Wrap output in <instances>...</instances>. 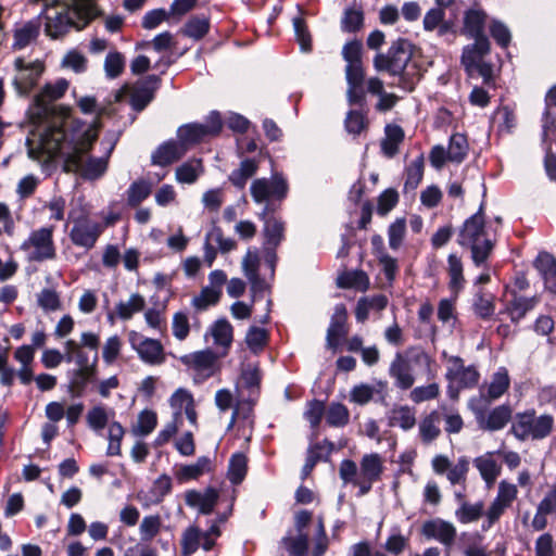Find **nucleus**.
<instances>
[{
	"label": "nucleus",
	"instance_id": "obj_8",
	"mask_svg": "<svg viewBox=\"0 0 556 556\" xmlns=\"http://www.w3.org/2000/svg\"><path fill=\"white\" fill-rule=\"evenodd\" d=\"M68 218L73 224L70 231L72 243L86 250L92 249L103 231V226L89 218L85 212L78 214L75 210L70 211Z\"/></svg>",
	"mask_w": 556,
	"mask_h": 556
},
{
	"label": "nucleus",
	"instance_id": "obj_36",
	"mask_svg": "<svg viewBox=\"0 0 556 556\" xmlns=\"http://www.w3.org/2000/svg\"><path fill=\"white\" fill-rule=\"evenodd\" d=\"M258 164L254 159H245L240 163L239 168L235 169L229 180L239 189L244 188L247 181L256 173Z\"/></svg>",
	"mask_w": 556,
	"mask_h": 556
},
{
	"label": "nucleus",
	"instance_id": "obj_60",
	"mask_svg": "<svg viewBox=\"0 0 556 556\" xmlns=\"http://www.w3.org/2000/svg\"><path fill=\"white\" fill-rule=\"evenodd\" d=\"M38 305L46 312H55L61 308V300L59 293L53 289H42L37 294Z\"/></svg>",
	"mask_w": 556,
	"mask_h": 556
},
{
	"label": "nucleus",
	"instance_id": "obj_10",
	"mask_svg": "<svg viewBox=\"0 0 556 556\" xmlns=\"http://www.w3.org/2000/svg\"><path fill=\"white\" fill-rule=\"evenodd\" d=\"M53 231V226L41 227L31 231L28 238L21 244V250L28 254L30 261L42 262L54 258Z\"/></svg>",
	"mask_w": 556,
	"mask_h": 556
},
{
	"label": "nucleus",
	"instance_id": "obj_51",
	"mask_svg": "<svg viewBox=\"0 0 556 556\" xmlns=\"http://www.w3.org/2000/svg\"><path fill=\"white\" fill-rule=\"evenodd\" d=\"M125 434V429L118 421H111L108 427L109 445L106 454L109 456L121 455V443Z\"/></svg>",
	"mask_w": 556,
	"mask_h": 556
},
{
	"label": "nucleus",
	"instance_id": "obj_18",
	"mask_svg": "<svg viewBox=\"0 0 556 556\" xmlns=\"http://www.w3.org/2000/svg\"><path fill=\"white\" fill-rule=\"evenodd\" d=\"M421 532L426 538L437 540L446 546H451L456 538V528L453 523L440 518L426 521Z\"/></svg>",
	"mask_w": 556,
	"mask_h": 556
},
{
	"label": "nucleus",
	"instance_id": "obj_15",
	"mask_svg": "<svg viewBox=\"0 0 556 556\" xmlns=\"http://www.w3.org/2000/svg\"><path fill=\"white\" fill-rule=\"evenodd\" d=\"M261 257L258 250L249 248L241 262L242 273L248 279L254 298L268 289V283L260 275Z\"/></svg>",
	"mask_w": 556,
	"mask_h": 556
},
{
	"label": "nucleus",
	"instance_id": "obj_12",
	"mask_svg": "<svg viewBox=\"0 0 556 556\" xmlns=\"http://www.w3.org/2000/svg\"><path fill=\"white\" fill-rule=\"evenodd\" d=\"M254 202L261 204L269 199L282 200L288 193L287 180L279 174H275L270 179H255L250 188Z\"/></svg>",
	"mask_w": 556,
	"mask_h": 556
},
{
	"label": "nucleus",
	"instance_id": "obj_39",
	"mask_svg": "<svg viewBox=\"0 0 556 556\" xmlns=\"http://www.w3.org/2000/svg\"><path fill=\"white\" fill-rule=\"evenodd\" d=\"M332 450V443L325 442V444L317 443L308 448L305 464L302 468L303 479L306 478L315 467V465L324 459Z\"/></svg>",
	"mask_w": 556,
	"mask_h": 556
},
{
	"label": "nucleus",
	"instance_id": "obj_19",
	"mask_svg": "<svg viewBox=\"0 0 556 556\" xmlns=\"http://www.w3.org/2000/svg\"><path fill=\"white\" fill-rule=\"evenodd\" d=\"M345 77L348 81V100L350 104H361L364 100V70L362 62L346 64Z\"/></svg>",
	"mask_w": 556,
	"mask_h": 556
},
{
	"label": "nucleus",
	"instance_id": "obj_32",
	"mask_svg": "<svg viewBox=\"0 0 556 556\" xmlns=\"http://www.w3.org/2000/svg\"><path fill=\"white\" fill-rule=\"evenodd\" d=\"M440 422L441 415L438 410H432L420 420L418 426L419 435L425 444L431 443L440 435Z\"/></svg>",
	"mask_w": 556,
	"mask_h": 556
},
{
	"label": "nucleus",
	"instance_id": "obj_33",
	"mask_svg": "<svg viewBox=\"0 0 556 556\" xmlns=\"http://www.w3.org/2000/svg\"><path fill=\"white\" fill-rule=\"evenodd\" d=\"M210 333L213 337L214 344L224 350L220 356H225L232 343V326L226 319H218L211 327Z\"/></svg>",
	"mask_w": 556,
	"mask_h": 556
},
{
	"label": "nucleus",
	"instance_id": "obj_25",
	"mask_svg": "<svg viewBox=\"0 0 556 556\" xmlns=\"http://www.w3.org/2000/svg\"><path fill=\"white\" fill-rule=\"evenodd\" d=\"M511 410L508 406L501 405L492 409L488 415L477 412V419L481 428L496 431L503 429L509 421Z\"/></svg>",
	"mask_w": 556,
	"mask_h": 556
},
{
	"label": "nucleus",
	"instance_id": "obj_23",
	"mask_svg": "<svg viewBox=\"0 0 556 556\" xmlns=\"http://www.w3.org/2000/svg\"><path fill=\"white\" fill-rule=\"evenodd\" d=\"M218 501V492L208 488L203 492L190 491L186 494V504L197 508L199 513L208 515L213 511Z\"/></svg>",
	"mask_w": 556,
	"mask_h": 556
},
{
	"label": "nucleus",
	"instance_id": "obj_57",
	"mask_svg": "<svg viewBox=\"0 0 556 556\" xmlns=\"http://www.w3.org/2000/svg\"><path fill=\"white\" fill-rule=\"evenodd\" d=\"M220 295V290L206 286L199 295L193 298L192 305L200 311L206 309L208 306L216 304Z\"/></svg>",
	"mask_w": 556,
	"mask_h": 556
},
{
	"label": "nucleus",
	"instance_id": "obj_22",
	"mask_svg": "<svg viewBox=\"0 0 556 556\" xmlns=\"http://www.w3.org/2000/svg\"><path fill=\"white\" fill-rule=\"evenodd\" d=\"M510 294L513 298L506 303L502 313L507 314L510 320L516 324L536 306L539 299L536 296H520L516 291H511Z\"/></svg>",
	"mask_w": 556,
	"mask_h": 556
},
{
	"label": "nucleus",
	"instance_id": "obj_14",
	"mask_svg": "<svg viewBox=\"0 0 556 556\" xmlns=\"http://www.w3.org/2000/svg\"><path fill=\"white\" fill-rule=\"evenodd\" d=\"M518 490L517 486L513 483H509L505 480L498 483L497 494L489 509L485 513L486 517V526L483 528H490L494 522H496L504 511L510 507L513 502L517 498Z\"/></svg>",
	"mask_w": 556,
	"mask_h": 556
},
{
	"label": "nucleus",
	"instance_id": "obj_27",
	"mask_svg": "<svg viewBox=\"0 0 556 556\" xmlns=\"http://www.w3.org/2000/svg\"><path fill=\"white\" fill-rule=\"evenodd\" d=\"M486 14L477 9L468 10L464 16L463 34L468 38L477 40L478 38H486L483 34Z\"/></svg>",
	"mask_w": 556,
	"mask_h": 556
},
{
	"label": "nucleus",
	"instance_id": "obj_30",
	"mask_svg": "<svg viewBox=\"0 0 556 556\" xmlns=\"http://www.w3.org/2000/svg\"><path fill=\"white\" fill-rule=\"evenodd\" d=\"M346 316L345 306L343 304H337L327 331V342L332 348L337 345L340 338L346 334Z\"/></svg>",
	"mask_w": 556,
	"mask_h": 556
},
{
	"label": "nucleus",
	"instance_id": "obj_28",
	"mask_svg": "<svg viewBox=\"0 0 556 556\" xmlns=\"http://www.w3.org/2000/svg\"><path fill=\"white\" fill-rule=\"evenodd\" d=\"M534 266L542 276L545 287L556 292V258L547 252H541L535 258Z\"/></svg>",
	"mask_w": 556,
	"mask_h": 556
},
{
	"label": "nucleus",
	"instance_id": "obj_31",
	"mask_svg": "<svg viewBox=\"0 0 556 556\" xmlns=\"http://www.w3.org/2000/svg\"><path fill=\"white\" fill-rule=\"evenodd\" d=\"M204 167L201 159H190L175 170V178L179 184H194L203 174Z\"/></svg>",
	"mask_w": 556,
	"mask_h": 556
},
{
	"label": "nucleus",
	"instance_id": "obj_46",
	"mask_svg": "<svg viewBox=\"0 0 556 556\" xmlns=\"http://www.w3.org/2000/svg\"><path fill=\"white\" fill-rule=\"evenodd\" d=\"M326 422L330 427L341 428L349 424L350 412L341 403H331L326 409Z\"/></svg>",
	"mask_w": 556,
	"mask_h": 556
},
{
	"label": "nucleus",
	"instance_id": "obj_45",
	"mask_svg": "<svg viewBox=\"0 0 556 556\" xmlns=\"http://www.w3.org/2000/svg\"><path fill=\"white\" fill-rule=\"evenodd\" d=\"M210 29V20L205 16H192L184 26L181 33L189 38L199 40L203 38Z\"/></svg>",
	"mask_w": 556,
	"mask_h": 556
},
{
	"label": "nucleus",
	"instance_id": "obj_13",
	"mask_svg": "<svg viewBox=\"0 0 556 556\" xmlns=\"http://www.w3.org/2000/svg\"><path fill=\"white\" fill-rule=\"evenodd\" d=\"M16 75L13 84L20 94L28 93L37 84L43 72V65L39 61L25 63L22 58H17L14 62Z\"/></svg>",
	"mask_w": 556,
	"mask_h": 556
},
{
	"label": "nucleus",
	"instance_id": "obj_61",
	"mask_svg": "<svg viewBox=\"0 0 556 556\" xmlns=\"http://www.w3.org/2000/svg\"><path fill=\"white\" fill-rule=\"evenodd\" d=\"M406 232V222L404 218L395 219L388 229L389 247L392 250H399L403 243Z\"/></svg>",
	"mask_w": 556,
	"mask_h": 556
},
{
	"label": "nucleus",
	"instance_id": "obj_9",
	"mask_svg": "<svg viewBox=\"0 0 556 556\" xmlns=\"http://www.w3.org/2000/svg\"><path fill=\"white\" fill-rule=\"evenodd\" d=\"M219 357L211 349H205L181 356L180 362L191 372L194 383H203L218 370Z\"/></svg>",
	"mask_w": 556,
	"mask_h": 556
},
{
	"label": "nucleus",
	"instance_id": "obj_7",
	"mask_svg": "<svg viewBox=\"0 0 556 556\" xmlns=\"http://www.w3.org/2000/svg\"><path fill=\"white\" fill-rule=\"evenodd\" d=\"M222 128L220 114L212 111L204 123H190L180 126L177 130V139L188 151L191 146L198 144L206 138L217 136Z\"/></svg>",
	"mask_w": 556,
	"mask_h": 556
},
{
	"label": "nucleus",
	"instance_id": "obj_26",
	"mask_svg": "<svg viewBox=\"0 0 556 556\" xmlns=\"http://www.w3.org/2000/svg\"><path fill=\"white\" fill-rule=\"evenodd\" d=\"M510 379L507 369L505 367H500L497 371L493 374L486 392L484 393L481 390V400L484 404H489L492 401L500 399L507 391Z\"/></svg>",
	"mask_w": 556,
	"mask_h": 556
},
{
	"label": "nucleus",
	"instance_id": "obj_21",
	"mask_svg": "<svg viewBox=\"0 0 556 556\" xmlns=\"http://www.w3.org/2000/svg\"><path fill=\"white\" fill-rule=\"evenodd\" d=\"M490 52V41L488 38H478L472 45L464 48L462 54V64L469 75L475 74V67L483 61Z\"/></svg>",
	"mask_w": 556,
	"mask_h": 556
},
{
	"label": "nucleus",
	"instance_id": "obj_35",
	"mask_svg": "<svg viewBox=\"0 0 556 556\" xmlns=\"http://www.w3.org/2000/svg\"><path fill=\"white\" fill-rule=\"evenodd\" d=\"M172 489V480L168 476L163 475L159 477L153 486L150 490V496L142 498L141 495H138V498L142 502L144 507L150 506L151 504H159L162 502L163 497L169 493Z\"/></svg>",
	"mask_w": 556,
	"mask_h": 556
},
{
	"label": "nucleus",
	"instance_id": "obj_3",
	"mask_svg": "<svg viewBox=\"0 0 556 556\" xmlns=\"http://www.w3.org/2000/svg\"><path fill=\"white\" fill-rule=\"evenodd\" d=\"M458 243L471 250L476 266L483 265L493 250V242L488 238L482 207L464 223L459 231Z\"/></svg>",
	"mask_w": 556,
	"mask_h": 556
},
{
	"label": "nucleus",
	"instance_id": "obj_53",
	"mask_svg": "<svg viewBox=\"0 0 556 556\" xmlns=\"http://www.w3.org/2000/svg\"><path fill=\"white\" fill-rule=\"evenodd\" d=\"M151 193V185L144 180L132 182L127 190V204L131 207L138 206Z\"/></svg>",
	"mask_w": 556,
	"mask_h": 556
},
{
	"label": "nucleus",
	"instance_id": "obj_2",
	"mask_svg": "<svg viewBox=\"0 0 556 556\" xmlns=\"http://www.w3.org/2000/svg\"><path fill=\"white\" fill-rule=\"evenodd\" d=\"M384 471V458L378 453L364 454L359 466L352 459H343L339 466V477L344 484L358 488V496L370 492L374 483L381 480Z\"/></svg>",
	"mask_w": 556,
	"mask_h": 556
},
{
	"label": "nucleus",
	"instance_id": "obj_55",
	"mask_svg": "<svg viewBox=\"0 0 556 556\" xmlns=\"http://www.w3.org/2000/svg\"><path fill=\"white\" fill-rule=\"evenodd\" d=\"M125 68V58L121 52H109L104 60V72L108 78L118 77Z\"/></svg>",
	"mask_w": 556,
	"mask_h": 556
},
{
	"label": "nucleus",
	"instance_id": "obj_38",
	"mask_svg": "<svg viewBox=\"0 0 556 556\" xmlns=\"http://www.w3.org/2000/svg\"><path fill=\"white\" fill-rule=\"evenodd\" d=\"M211 460L206 456H201L197 459L194 464L184 465L181 466L177 472L176 477L179 481H188L192 479H197L202 476L204 472L210 470Z\"/></svg>",
	"mask_w": 556,
	"mask_h": 556
},
{
	"label": "nucleus",
	"instance_id": "obj_34",
	"mask_svg": "<svg viewBox=\"0 0 556 556\" xmlns=\"http://www.w3.org/2000/svg\"><path fill=\"white\" fill-rule=\"evenodd\" d=\"M115 416L113 408H108L104 405H97L89 409L86 419L87 424L96 432L103 430L106 426L109 427L111 419Z\"/></svg>",
	"mask_w": 556,
	"mask_h": 556
},
{
	"label": "nucleus",
	"instance_id": "obj_5",
	"mask_svg": "<svg viewBox=\"0 0 556 556\" xmlns=\"http://www.w3.org/2000/svg\"><path fill=\"white\" fill-rule=\"evenodd\" d=\"M553 428L552 415H536L533 409L516 414L511 424V432L521 441L542 440L552 433Z\"/></svg>",
	"mask_w": 556,
	"mask_h": 556
},
{
	"label": "nucleus",
	"instance_id": "obj_58",
	"mask_svg": "<svg viewBox=\"0 0 556 556\" xmlns=\"http://www.w3.org/2000/svg\"><path fill=\"white\" fill-rule=\"evenodd\" d=\"M156 424V414L152 410H143L140 413L138 422L134 427L132 432L136 435L146 437L155 429Z\"/></svg>",
	"mask_w": 556,
	"mask_h": 556
},
{
	"label": "nucleus",
	"instance_id": "obj_42",
	"mask_svg": "<svg viewBox=\"0 0 556 556\" xmlns=\"http://www.w3.org/2000/svg\"><path fill=\"white\" fill-rule=\"evenodd\" d=\"M468 152V142L464 135L454 134L450 138L448 148H447V159L448 162L453 163H462Z\"/></svg>",
	"mask_w": 556,
	"mask_h": 556
},
{
	"label": "nucleus",
	"instance_id": "obj_1",
	"mask_svg": "<svg viewBox=\"0 0 556 556\" xmlns=\"http://www.w3.org/2000/svg\"><path fill=\"white\" fill-rule=\"evenodd\" d=\"M98 132L96 122L54 118L29 129L25 140L27 155L39 163L60 157L67 170L79 172L88 179H97L105 173L115 147V141L103 140V154L91 157L89 151L98 138Z\"/></svg>",
	"mask_w": 556,
	"mask_h": 556
},
{
	"label": "nucleus",
	"instance_id": "obj_59",
	"mask_svg": "<svg viewBox=\"0 0 556 556\" xmlns=\"http://www.w3.org/2000/svg\"><path fill=\"white\" fill-rule=\"evenodd\" d=\"M403 355L407 361H409V365L412 366L413 369H414V367H420V368L425 369L426 371H430V366H431L433 359L422 349L410 348Z\"/></svg>",
	"mask_w": 556,
	"mask_h": 556
},
{
	"label": "nucleus",
	"instance_id": "obj_29",
	"mask_svg": "<svg viewBox=\"0 0 556 556\" xmlns=\"http://www.w3.org/2000/svg\"><path fill=\"white\" fill-rule=\"evenodd\" d=\"M473 465L481 478L491 488L501 473V465L494 459L493 453H485L473 459Z\"/></svg>",
	"mask_w": 556,
	"mask_h": 556
},
{
	"label": "nucleus",
	"instance_id": "obj_24",
	"mask_svg": "<svg viewBox=\"0 0 556 556\" xmlns=\"http://www.w3.org/2000/svg\"><path fill=\"white\" fill-rule=\"evenodd\" d=\"M186 149L177 140H169L161 144L152 154V163L159 166H167L186 154Z\"/></svg>",
	"mask_w": 556,
	"mask_h": 556
},
{
	"label": "nucleus",
	"instance_id": "obj_6",
	"mask_svg": "<svg viewBox=\"0 0 556 556\" xmlns=\"http://www.w3.org/2000/svg\"><path fill=\"white\" fill-rule=\"evenodd\" d=\"M268 206L258 214L264 222L263 227V252L265 265L269 270V277L274 278L277 264L276 249L285 239V223L276 217H267Z\"/></svg>",
	"mask_w": 556,
	"mask_h": 556
},
{
	"label": "nucleus",
	"instance_id": "obj_49",
	"mask_svg": "<svg viewBox=\"0 0 556 556\" xmlns=\"http://www.w3.org/2000/svg\"><path fill=\"white\" fill-rule=\"evenodd\" d=\"M247 457L241 453H237L231 456L229 460V467L227 477L233 484H239L243 481L247 475Z\"/></svg>",
	"mask_w": 556,
	"mask_h": 556
},
{
	"label": "nucleus",
	"instance_id": "obj_63",
	"mask_svg": "<svg viewBox=\"0 0 556 556\" xmlns=\"http://www.w3.org/2000/svg\"><path fill=\"white\" fill-rule=\"evenodd\" d=\"M494 119L501 132L508 134L516 126V116L508 106L498 108L494 114Z\"/></svg>",
	"mask_w": 556,
	"mask_h": 556
},
{
	"label": "nucleus",
	"instance_id": "obj_20",
	"mask_svg": "<svg viewBox=\"0 0 556 556\" xmlns=\"http://www.w3.org/2000/svg\"><path fill=\"white\" fill-rule=\"evenodd\" d=\"M390 376L395 380V386L402 390H408L415 383L414 369L402 353H396L389 368Z\"/></svg>",
	"mask_w": 556,
	"mask_h": 556
},
{
	"label": "nucleus",
	"instance_id": "obj_44",
	"mask_svg": "<svg viewBox=\"0 0 556 556\" xmlns=\"http://www.w3.org/2000/svg\"><path fill=\"white\" fill-rule=\"evenodd\" d=\"M483 510L484 505L481 501L473 504L462 502L455 510V516L460 523H470L477 521L483 515Z\"/></svg>",
	"mask_w": 556,
	"mask_h": 556
},
{
	"label": "nucleus",
	"instance_id": "obj_48",
	"mask_svg": "<svg viewBox=\"0 0 556 556\" xmlns=\"http://www.w3.org/2000/svg\"><path fill=\"white\" fill-rule=\"evenodd\" d=\"M162 519L160 515L144 516L139 526L140 540L151 542L160 532Z\"/></svg>",
	"mask_w": 556,
	"mask_h": 556
},
{
	"label": "nucleus",
	"instance_id": "obj_4",
	"mask_svg": "<svg viewBox=\"0 0 556 556\" xmlns=\"http://www.w3.org/2000/svg\"><path fill=\"white\" fill-rule=\"evenodd\" d=\"M413 46L407 39L399 38L392 43L386 54L379 53L374 59L377 71H386L393 76H400L397 86L406 91L414 89V80L408 81L405 68L412 58Z\"/></svg>",
	"mask_w": 556,
	"mask_h": 556
},
{
	"label": "nucleus",
	"instance_id": "obj_62",
	"mask_svg": "<svg viewBox=\"0 0 556 556\" xmlns=\"http://www.w3.org/2000/svg\"><path fill=\"white\" fill-rule=\"evenodd\" d=\"M123 342L118 336L106 339L102 349V358L106 365H112L121 354Z\"/></svg>",
	"mask_w": 556,
	"mask_h": 556
},
{
	"label": "nucleus",
	"instance_id": "obj_43",
	"mask_svg": "<svg viewBox=\"0 0 556 556\" xmlns=\"http://www.w3.org/2000/svg\"><path fill=\"white\" fill-rule=\"evenodd\" d=\"M338 285L341 288H355L366 291L369 287V278L363 270L346 271L339 276Z\"/></svg>",
	"mask_w": 556,
	"mask_h": 556
},
{
	"label": "nucleus",
	"instance_id": "obj_64",
	"mask_svg": "<svg viewBox=\"0 0 556 556\" xmlns=\"http://www.w3.org/2000/svg\"><path fill=\"white\" fill-rule=\"evenodd\" d=\"M283 544L291 556H304L308 546L306 533H298L295 538H285Z\"/></svg>",
	"mask_w": 556,
	"mask_h": 556
},
{
	"label": "nucleus",
	"instance_id": "obj_16",
	"mask_svg": "<svg viewBox=\"0 0 556 556\" xmlns=\"http://www.w3.org/2000/svg\"><path fill=\"white\" fill-rule=\"evenodd\" d=\"M144 307V298L139 293H131L127 300L118 301L114 309L108 312L106 319L111 325H114L116 320L128 321Z\"/></svg>",
	"mask_w": 556,
	"mask_h": 556
},
{
	"label": "nucleus",
	"instance_id": "obj_37",
	"mask_svg": "<svg viewBox=\"0 0 556 556\" xmlns=\"http://www.w3.org/2000/svg\"><path fill=\"white\" fill-rule=\"evenodd\" d=\"M404 139V131L397 125H388L386 127V137L381 142V149L384 155L392 157L397 153L399 146Z\"/></svg>",
	"mask_w": 556,
	"mask_h": 556
},
{
	"label": "nucleus",
	"instance_id": "obj_54",
	"mask_svg": "<svg viewBox=\"0 0 556 556\" xmlns=\"http://www.w3.org/2000/svg\"><path fill=\"white\" fill-rule=\"evenodd\" d=\"M203 533L195 527L188 528L181 539V549L185 556L193 554L199 546H202Z\"/></svg>",
	"mask_w": 556,
	"mask_h": 556
},
{
	"label": "nucleus",
	"instance_id": "obj_17",
	"mask_svg": "<svg viewBox=\"0 0 556 556\" xmlns=\"http://www.w3.org/2000/svg\"><path fill=\"white\" fill-rule=\"evenodd\" d=\"M159 86L160 78L156 75H150L136 84L130 93V103L134 110H143L152 101Z\"/></svg>",
	"mask_w": 556,
	"mask_h": 556
},
{
	"label": "nucleus",
	"instance_id": "obj_50",
	"mask_svg": "<svg viewBox=\"0 0 556 556\" xmlns=\"http://www.w3.org/2000/svg\"><path fill=\"white\" fill-rule=\"evenodd\" d=\"M424 176V156L418 155L406 167V179L404 188L406 190H415L420 184Z\"/></svg>",
	"mask_w": 556,
	"mask_h": 556
},
{
	"label": "nucleus",
	"instance_id": "obj_52",
	"mask_svg": "<svg viewBox=\"0 0 556 556\" xmlns=\"http://www.w3.org/2000/svg\"><path fill=\"white\" fill-rule=\"evenodd\" d=\"M391 421L403 430H410L416 424L415 409L409 406H400L392 410Z\"/></svg>",
	"mask_w": 556,
	"mask_h": 556
},
{
	"label": "nucleus",
	"instance_id": "obj_11",
	"mask_svg": "<svg viewBox=\"0 0 556 556\" xmlns=\"http://www.w3.org/2000/svg\"><path fill=\"white\" fill-rule=\"evenodd\" d=\"M128 342L144 364L155 366L163 364L166 359L164 346L160 340L147 338L136 330H130Z\"/></svg>",
	"mask_w": 556,
	"mask_h": 556
},
{
	"label": "nucleus",
	"instance_id": "obj_47",
	"mask_svg": "<svg viewBox=\"0 0 556 556\" xmlns=\"http://www.w3.org/2000/svg\"><path fill=\"white\" fill-rule=\"evenodd\" d=\"M205 240L215 247L220 253H228L236 249L237 243L230 237H225L219 227H212L205 235Z\"/></svg>",
	"mask_w": 556,
	"mask_h": 556
},
{
	"label": "nucleus",
	"instance_id": "obj_41",
	"mask_svg": "<svg viewBox=\"0 0 556 556\" xmlns=\"http://www.w3.org/2000/svg\"><path fill=\"white\" fill-rule=\"evenodd\" d=\"M40 25L38 22L31 21L17 28L14 33V49H24L30 45L39 34Z\"/></svg>",
	"mask_w": 556,
	"mask_h": 556
},
{
	"label": "nucleus",
	"instance_id": "obj_56",
	"mask_svg": "<svg viewBox=\"0 0 556 556\" xmlns=\"http://www.w3.org/2000/svg\"><path fill=\"white\" fill-rule=\"evenodd\" d=\"M173 414H179V418L184 419V412L194 403L192 394L186 389H178L169 399Z\"/></svg>",
	"mask_w": 556,
	"mask_h": 556
},
{
	"label": "nucleus",
	"instance_id": "obj_40",
	"mask_svg": "<svg viewBox=\"0 0 556 556\" xmlns=\"http://www.w3.org/2000/svg\"><path fill=\"white\" fill-rule=\"evenodd\" d=\"M448 263V276H450V289L454 293L455 298L464 287V275H463V263L460 258L455 254H450L447 258Z\"/></svg>",
	"mask_w": 556,
	"mask_h": 556
}]
</instances>
